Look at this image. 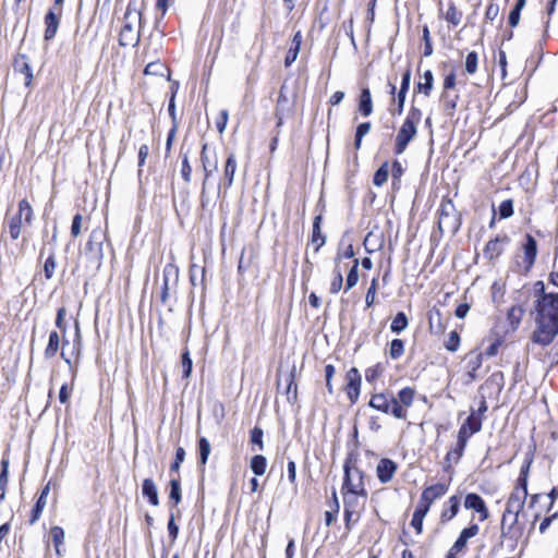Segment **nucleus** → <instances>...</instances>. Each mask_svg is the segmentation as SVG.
<instances>
[{"instance_id":"nucleus-1","label":"nucleus","mask_w":558,"mask_h":558,"mask_svg":"<svg viewBox=\"0 0 558 558\" xmlns=\"http://www.w3.org/2000/svg\"><path fill=\"white\" fill-rule=\"evenodd\" d=\"M536 329L532 340L542 347L549 345L558 335V293L537 296L534 302Z\"/></svg>"},{"instance_id":"nucleus-2","label":"nucleus","mask_w":558,"mask_h":558,"mask_svg":"<svg viewBox=\"0 0 558 558\" xmlns=\"http://www.w3.org/2000/svg\"><path fill=\"white\" fill-rule=\"evenodd\" d=\"M527 494L520 490H512L507 502L501 519V536L513 539L514 542L523 533V527L519 524V515L524 508Z\"/></svg>"},{"instance_id":"nucleus-3","label":"nucleus","mask_w":558,"mask_h":558,"mask_svg":"<svg viewBox=\"0 0 558 558\" xmlns=\"http://www.w3.org/2000/svg\"><path fill=\"white\" fill-rule=\"evenodd\" d=\"M422 116L421 109L411 106L396 136L395 153L397 155L403 154L409 143L417 135V126L422 120Z\"/></svg>"},{"instance_id":"nucleus-4","label":"nucleus","mask_w":558,"mask_h":558,"mask_svg":"<svg viewBox=\"0 0 558 558\" xmlns=\"http://www.w3.org/2000/svg\"><path fill=\"white\" fill-rule=\"evenodd\" d=\"M353 454H350L343 465V484L341 487L342 493L359 494L363 500L367 499V490L364 484V472L356 466Z\"/></svg>"},{"instance_id":"nucleus-5","label":"nucleus","mask_w":558,"mask_h":558,"mask_svg":"<svg viewBox=\"0 0 558 558\" xmlns=\"http://www.w3.org/2000/svg\"><path fill=\"white\" fill-rule=\"evenodd\" d=\"M368 405L376 411L387 415H392L396 418H407V410L396 402V397L391 392L386 391L373 393L368 401Z\"/></svg>"},{"instance_id":"nucleus-6","label":"nucleus","mask_w":558,"mask_h":558,"mask_svg":"<svg viewBox=\"0 0 558 558\" xmlns=\"http://www.w3.org/2000/svg\"><path fill=\"white\" fill-rule=\"evenodd\" d=\"M142 13L129 4L124 14V25L119 35V44L122 47L136 46L140 43V31L134 27L135 22H141Z\"/></svg>"},{"instance_id":"nucleus-7","label":"nucleus","mask_w":558,"mask_h":558,"mask_svg":"<svg viewBox=\"0 0 558 558\" xmlns=\"http://www.w3.org/2000/svg\"><path fill=\"white\" fill-rule=\"evenodd\" d=\"M65 315L66 310L65 307H60L57 312V318H56V326L60 329V331L63 335L62 338V348L60 355L64 360L65 363L71 364V356L75 354V352L78 353L80 347H81V333H80V326L78 323H75V339L73 341V350L71 353H69L65 349L66 344H69V340L65 338L66 332V324H65Z\"/></svg>"},{"instance_id":"nucleus-8","label":"nucleus","mask_w":558,"mask_h":558,"mask_svg":"<svg viewBox=\"0 0 558 558\" xmlns=\"http://www.w3.org/2000/svg\"><path fill=\"white\" fill-rule=\"evenodd\" d=\"M438 228L441 233H456L460 229V217L451 201L441 204L439 209Z\"/></svg>"},{"instance_id":"nucleus-9","label":"nucleus","mask_w":558,"mask_h":558,"mask_svg":"<svg viewBox=\"0 0 558 558\" xmlns=\"http://www.w3.org/2000/svg\"><path fill=\"white\" fill-rule=\"evenodd\" d=\"M29 225L33 219V209L31 204L26 199H22L19 203V213L13 216L9 223L10 236L13 240H17L21 235L22 220Z\"/></svg>"},{"instance_id":"nucleus-10","label":"nucleus","mask_w":558,"mask_h":558,"mask_svg":"<svg viewBox=\"0 0 558 558\" xmlns=\"http://www.w3.org/2000/svg\"><path fill=\"white\" fill-rule=\"evenodd\" d=\"M345 378L347 384L344 390L350 402L354 404L359 400L361 392V374L356 367H352L348 371Z\"/></svg>"},{"instance_id":"nucleus-11","label":"nucleus","mask_w":558,"mask_h":558,"mask_svg":"<svg viewBox=\"0 0 558 558\" xmlns=\"http://www.w3.org/2000/svg\"><path fill=\"white\" fill-rule=\"evenodd\" d=\"M162 288L160 300L165 304L169 296L171 287H175L179 280V268L173 264H167L162 269Z\"/></svg>"},{"instance_id":"nucleus-12","label":"nucleus","mask_w":558,"mask_h":558,"mask_svg":"<svg viewBox=\"0 0 558 558\" xmlns=\"http://www.w3.org/2000/svg\"><path fill=\"white\" fill-rule=\"evenodd\" d=\"M465 509L474 510L478 513V520L481 522L489 518V511L486 507L484 499L475 493H469L464 499Z\"/></svg>"},{"instance_id":"nucleus-13","label":"nucleus","mask_w":558,"mask_h":558,"mask_svg":"<svg viewBox=\"0 0 558 558\" xmlns=\"http://www.w3.org/2000/svg\"><path fill=\"white\" fill-rule=\"evenodd\" d=\"M508 235H497L488 241L484 247V256L489 260L498 258L504 252V246L509 242Z\"/></svg>"},{"instance_id":"nucleus-14","label":"nucleus","mask_w":558,"mask_h":558,"mask_svg":"<svg viewBox=\"0 0 558 558\" xmlns=\"http://www.w3.org/2000/svg\"><path fill=\"white\" fill-rule=\"evenodd\" d=\"M398 465L395 461L388 458H383L379 460L377 468H376V474L381 484L389 483L395 473L397 472Z\"/></svg>"},{"instance_id":"nucleus-15","label":"nucleus","mask_w":558,"mask_h":558,"mask_svg":"<svg viewBox=\"0 0 558 558\" xmlns=\"http://www.w3.org/2000/svg\"><path fill=\"white\" fill-rule=\"evenodd\" d=\"M61 9L56 12L54 9H50L46 16H45V33H44V38L45 40L49 41L51 40L52 38H54L57 32H58V28H59V24H60V19H61Z\"/></svg>"},{"instance_id":"nucleus-16","label":"nucleus","mask_w":558,"mask_h":558,"mask_svg":"<svg viewBox=\"0 0 558 558\" xmlns=\"http://www.w3.org/2000/svg\"><path fill=\"white\" fill-rule=\"evenodd\" d=\"M292 104L286 95V85H282L277 99L275 116L277 118V128L283 123V118L291 111Z\"/></svg>"},{"instance_id":"nucleus-17","label":"nucleus","mask_w":558,"mask_h":558,"mask_svg":"<svg viewBox=\"0 0 558 558\" xmlns=\"http://www.w3.org/2000/svg\"><path fill=\"white\" fill-rule=\"evenodd\" d=\"M478 532L480 527L475 523H472L468 527L463 529L457 541L451 546L453 553L462 551L466 547L468 539L476 536Z\"/></svg>"},{"instance_id":"nucleus-18","label":"nucleus","mask_w":558,"mask_h":558,"mask_svg":"<svg viewBox=\"0 0 558 558\" xmlns=\"http://www.w3.org/2000/svg\"><path fill=\"white\" fill-rule=\"evenodd\" d=\"M235 171H236V158H235L234 154H230L225 163L223 180L219 185V190L220 189L228 190L232 186Z\"/></svg>"},{"instance_id":"nucleus-19","label":"nucleus","mask_w":558,"mask_h":558,"mask_svg":"<svg viewBox=\"0 0 558 558\" xmlns=\"http://www.w3.org/2000/svg\"><path fill=\"white\" fill-rule=\"evenodd\" d=\"M482 428V417H477L475 411H472L465 422L460 426L458 434L462 435L464 432L465 438L478 433Z\"/></svg>"},{"instance_id":"nucleus-20","label":"nucleus","mask_w":558,"mask_h":558,"mask_svg":"<svg viewBox=\"0 0 558 558\" xmlns=\"http://www.w3.org/2000/svg\"><path fill=\"white\" fill-rule=\"evenodd\" d=\"M14 70L25 75V86L28 87L33 81V70L26 54H19L14 60Z\"/></svg>"},{"instance_id":"nucleus-21","label":"nucleus","mask_w":558,"mask_h":558,"mask_svg":"<svg viewBox=\"0 0 558 558\" xmlns=\"http://www.w3.org/2000/svg\"><path fill=\"white\" fill-rule=\"evenodd\" d=\"M449 486L447 484L437 483L426 487L423 493V501H427L430 505L438 498L442 497L448 492Z\"/></svg>"},{"instance_id":"nucleus-22","label":"nucleus","mask_w":558,"mask_h":558,"mask_svg":"<svg viewBox=\"0 0 558 558\" xmlns=\"http://www.w3.org/2000/svg\"><path fill=\"white\" fill-rule=\"evenodd\" d=\"M459 509L460 498L457 495L451 496L447 504L444 505V509L440 513L441 523H446L452 520L458 514Z\"/></svg>"},{"instance_id":"nucleus-23","label":"nucleus","mask_w":558,"mask_h":558,"mask_svg":"<svg viewBox=\"0 0 558 558\" xmlns=\"http://www.w3.org/2000/svg\"><path fill=\"white\" fill-rule=\"evenodd\" d=\"M142 494L146 497L151 506L159 505L158 490L153 478H145L142 484Z\"/></svg>"},{"instance_id":"nucleus-24","label":"nucleus","mask_w":558,"mask_h":558,"mask_svg":"<svg viewBox=\"0 0 558 558\" xmlns=\"http://www.w3.org/2000/svg\"><path fill=\"white\" fill-rule=\"evenodd\" d=\"M532 461H533L532 457H530V458L527 457L524 460V463L522 464L521 470H520V475L517 480V485L513 488V490H520L523 494H527V477H529V472H530Z\"/></svg>"},{"instance_id":"nucleus-25","label":"nucleus","mask_w":558,"mask_h":558,"mask_svg":"<svg viewBox=\"0 0 558 558\" xmlns=\"http://www.w3.org/2000/svg\"><path fill=\"white\" fill-rule=\"evenodd\" d=\"M523 250L524 260L527 268H530L534 264L537 254V242L531 234H526V241L523 245Z\"/></svg>"},{"instance_id":"nucleus-26","label":"nucleus","mask_w":558,"mask_h":558,"mask_svg":"<svg viewBox=\"0 0 558 558\" xmlns=\"http://www.w3.org/2000/svg\"><path fill=\"white\" fill-rule=\"evenodd\" d=\"M320 222H322V216L318 215L314 218L313 221V230H312V238L311 242L315 245V252H318L319 248L325 244L326 238L322 233L320 230Z\"/></svg>"},{"instance_id":"nucleus-27","label":"nucleus","mask_w":558,"mask_h":558,"mask_svg":"<svg viewBox=\"0 0 558 558\" xmlns=\"http://www.w3.org/2000/svg\"><path fill=\"white\" fill-rule=\"evenodd\" d=\"M344 509L352 510L360 513L366 500H363L359 494L342 493Z\"/></svg>"},{"instance_id":"nucleus-28","label":"nucleus","mask_w":558,"mask_h":558,"mask_svg":"<svg viewBox=\"0 0 558 558\" xmlns=\"http://www.w3.org/2000/svg\"><path fill=\"white\" fill-rule=\"evenodd\" d=\"M359 111L363 117H368L373 113V101L371 90L363 88L359 99Z\"/></svg>"},{"instance_id":"nucleus-29","label":"nucleus","mask_w":558,"mask_h":558,"mask_svg":"<svg viewBox=\"0 0 558 558\" xmlns=\"http://www.w3.org/2000/svg\"><path fill=\"white\" fill-rule=\"evenodd\" d=\"M524 314L525 310L522 305H513L509 308L507 313V320L512 330H515L519 327Z\"/></svg>"},{"instance_id":"nucleus-30","label":"nucleus","mask_w":558,"mask_h":558,"mask_svg":"<svg viewBox=\"0 0 558 558\" xmlns=\"http://www.w3.org/2000/svg\"><path fill=\"white\" fill-rule=\"evenodd\" d=\"M60 343H61V339H60L59 332L56 330L51 331L49 333L48 344L44 352L45 357L52 359L53 356H56V354L58 353V351L60 349Z\"/></svg>"},{"instance_id":"nucleus-31","label":"nucleus","mask_w":558,"mask_h":558,"mask_svg":"<svg viewBox=\"0 0 558 558\" xmlns=\"http://www.w3.org/2000/svg\"><path fill=\"white\" fill-rule=\"evenodd\" d=\"M423 82H418L415 89L425 96H429L434 86V74L430 70H426L422 75Z\"/></svg>"},{"instance_id":"nucleus-32","label":"nucleus","mask_w":558,"mask_h":558,"mask_svg":"<svg viewBox=\"0 0 558 558\" xmlns=\"http://www.w3.org/2000/svg\"><path fill=\"white\" fill-rule=\"evenodd\" d=\"M414 397L415 390L411 387H404L398 392V396L396 397V402H398L401 405V408L405 410V408L412 405Z\"/></svg>"},{"instance_id":"nucleus-33","label":"nucleus","mask_w":558,"mask_h":558,"mask_svg":"<svg viewBox=\"0 0 558 558\" xmlns=\"http://www.w3.org/2000/svg\"><path fill=\"white\" fill-rule=\"evenodd\" d=\"M9 483V461L2 459L0 472V502L5 498L7 486Z\"/></svg>"},{"instance_id":"nucleus-34","label":"nucleus","mask_w":558,"mask_h":558,"mask_svg":"<svg viewBox=\"0 0 558 558\" xmlns=\"http://www.w3.org/2000/svg\"><path fill=\"white\" fill-rule=\"evenodd\" d=\"M210 450H211V448H210V444H209L208 439L205 437H201L198 439V451H199V466L202 469L205 468V465L208 461Z\"/></svg>"},{"instance_id":"nucleus-35","label":"nucleus","mask_w":558,"mask_h":558,"mask_svg":"<svg viewBox=\"0 0 558 558\" xmlns=\"http://www.w3.org/2000/svg\"><path fill=\"white\" fill-rule=\"evenodd\" d=\"M267 466V459L262 454H256L251 459L250 468L256 476L265 473Z\"/></svg>"},{"instance_id":"nucleus-36","label":"nucleus","mask_w":558,"mask_h":558,"mask_svg":"<svg viewBox=\"0 0 558 558\" xmlns=\"http://www.w3.org/2000/svg\"><path fill=\"white\" fill-rule=\"evenodd\" d=\"M169 485H170L169 499H170V501L173 502V507H175L182 500L180 478H171L169 482Z\"/></svg>"},{"instance_id":"nucleus-37","label":"nucleus","mask_w":558,"mask_h":558,"mask_svg":"<svg viewBox=\"0 0 558 558\" xmlns=\"http://www.w3.org/2000/svg\"><path fill=\"white\" fill-rule=\"evenodd\" d=\"M409 319L403 312H399L391 322L390 330L395 333H400L407 329Z\"/></svg>"},{"instance_id":"nucleus-38","label":"nucleus","mask_w":558,"mask_h":558,"mask_svg":"<svg viewBox=\"0 0 558 558\" xmlns=\"http://www.w3.org/2000/svg\"><path fill=\"white\" fill-rule=\"evenodd\" d=\"M168 71V68L165 63L160 61H154L149 62L145 69L144 74L145 75H154V76H163L165 72Z\"/></svg>"},{"instance_id":"nucleus-39","label":"nucleus","mask_w":558,"mask_h":558,"mask_svg":"<svg viewBox=\"0 0 558 558\" xmlns=\"http://www.w3.org/2000/svg\"><path fill=\"white\" fill-rule=\"evenodd\" d=\"M445 20L453 26H458L462 20V12L457 9L454 3L448 5Z\"/></svg>"},{"instance_id":"nucleus-40","label":"nucleus","mask_w":558,"mask_h":558,"mask_svg":"<svg viewBox=\"0 0 558 558\" xmlns=\"http://www.w3.org/2000/svg\"><path fill=\"white\" fill-rule=\"evenodd\" d=\"M389 175V165L388 162H384L375 172L373 178V183L376 186H381L387 182Z\"/></svg>"},{"instance_id":"nucleus-41","label":"nucleus","mask_w":558,"mask_h":558,"mask_svg":"<svg viewBox=\"0 0 558 558\" xmlns=\"http://www.w3.org/2000/svg\"><path fill=\"white\" fill-rule=\"evenodd\" d=\"M50 536L52 538V542H53L57 555H60L61 554L60 546L64 542V531H63V529L61 526H57V525L52 526L50 529Z\"/></svg>"},{"instance_id":"nucleus-42","label":"nucleus","mask_w":558,"mask_h":558,"mask_svg":"<svg viewBox=\"0 0 558 558\" xmlns=\"http://www.w3.org/2000/svg\"><path fill=\"white\" fill-rule=\"evenodd\" d=\"M404 353V341L401 339H393L389 345V356L392 360H399Z\"/></svg>"},{"instance_id":"nucleus-43","label":"nucleus","mask_w":558,"mask_h":558,"mask_svg":"<svg viewBox=\"0 0 558 558\" xmlns=\"http://www.w3.org/2000/svg\"><path fill=\"white\" fill-rule=\"evenodd\" d=\"M46 505H47V499L41 498V497L38 496V498L36 500V504L34 506V508L32 509L29 524H34V523H36L38 521V519L40 518V515L43 513V510L46 507Z\"/></svg>"},{"instance_id":"nucleus-44","label":"nucleus","mask_w":558,"mask_h":558,"mask_svg":"<svg viewBox=\"0 0 558 558\" xmlns=\"http://www.w3.org/2000/svg\"><path fill=\"white\" fill-rule=\"evenodd\" d=\"M357 267H359V259L355 258L353 260V266L351 267V269L347 276V281H345V290L347 291L352 289L359 281Z\"/></svg>"},{"instance_id":"nucleus-45","label":"nucleus","mask_w":558,"mask_h":558,"mask_svg":"<svg viewBox=\"0 0 558 558\" xmlns=\"http://www.w3.org/2000/svg\"><path fill=\"white\" fill-rule=\"evenodd\" d=\"M207 148H208V145L206 143L203 144L202 151H201V162H202L203 169L211 168V166H214L215 168H218L216 155H214V157L210 158L207 154Z\"/></svg>"},{"instance_id":"nucleus-46","label":"nucleus","mask_w":558,"mask_h":558,"mask_svg":"<svg viewBox=\"0 0 558 558\" xmlns=\"http://www.w3.org/2000/svg\"><path fill=\"white\" fill-rule=\"evenodd\" d=\"M364 247L368 253H373L381 247L383 241L376 240L373 232H368L364 239Z\"/></svg>"},{"instance_id":"nucleus-47","label":"nucleus","mask_w":558,"mask_h":558,"mask_svg":"<svg viewBox=\"0 0 558 558\" xmlns=\"http://www.w3.org/2000/svg\"><path fill=\"white\" fill-rule=\"evenodd\" d=\"M478 56L475 51H471L465 58V71L469 74H474L477 71Z\"/></svg>"},{"instance_id":"nucleus-48","label":"nucleus","mask_w":558,"mask_h":558,"mask_svg":"<svg viewBox=\"0 0 558 558\" xmlns=\"http://www.w3.org/2000/svg\"><path fill=\"white\" fill-rule=\"evenodd\" d=\"M296 390L298 386L294 381V369L290 372L288 375V386H287V397L288 401H295L296 400Z\"/></svg>"},{"instance_id":"nucleus-49","label":"nucleus","mask_w":558,"mask_h":558,"mask_svg":"<svg viewBox=\"0 0 558 558\" xmlns=\"http://www.w3.org/2000/svg\"><path fill=\"white\" fill-rule=\"evenodd\" d=\"M383 367L380 364H376L365 369V379L368 383H375L383 374Z\"/></svg>"},{"instance_id":"nucleus-50","label":"nucleus","mask_w":558,"mask_h":558,"mask_svg":"<svg viewBox=\"0 0 558 558\" xmlns=\"http://www.w3.org/2000/svg\"><path fill=\"white\" fill-rule=\"evenodd\" d=\"M499 218L507 219L513 215V202L512 199H506L499 205Z\"/></svg>"},{"instance_id":"nucleus-51","label":"nucleus","mask_w":558,"mask_h":558,"mask_svg":"<svg viewBox=\"0 0 558 558\" xmlns=\"http://www.w3.org/2000/svg\"><path fill=\"white\" fill-rule=\"evenodd\" d=\"M460 336L457 331H451L445 342V348L450 352H456L459 349Z\"/></svg>"},{"instance_id":"nucleus-52","label":"nucleus","mask_w":558,"mask_h":558,"mask_svg":"<svg viewBox=\"0 0 558 558\" xmlns=\"http://www.w3.org/2000/svg\"><path fill=\"white\" fill-rule=\"evenodd\" d=\"M197 272L201 274V282L203 283L204 280H205V274H206V269L205 267H199L197 266L196 264H193L191 267H190V281L192 283L193 287L196 286V281H197Z\"/></svg>"},{"instance_id":"nucleus-53","label":"nucleus","mask_w":558,"mask_h":558,"mask_svg":"<svg viewBox=\"0 0 558 558\" xmlns=\"http://www.w3.org/2000/svg\"><path fill=\"white\" fill-rule=\"evenodd\" d=\"M333 274H335V277L330 283V292L336 294L342 288L343 277H342L341 271L337 267L335 268Z\"/></svg>"},{"instance_id":"nucleus-54","label":"nucleus","mask_w":558,"mask_h":558,"mask_svg":"<svg viewBox=\"0 0 558 558\" xmlns=\"http://www.w3.org/2000/svg\"><path fill=\"white\" fill-rule=\"evenodd\" d=\"M57 263L53 254H50L44 264V272L47 279H51L54 274Z\"/></svg>"},{"instance_id":"nucleus-55","label":"nucleus","mask_w":558,"mask_h":558,"mask_svg":"<svg viewBox=\"0 0 558 558\" xmlns=\"http://www.w3.org/2000/svg\"><path fill=\"white\" fill-rule=\"evenodd\" d=\"M185 450L184 448L182 447H178L177 450H175V458H174V461L171 463L170 465V470L172 472H178L180 470V466H181V463L184 461L185 459Z\"/></svg>"},{"instance_id":"nucleus-56","label":"nucleus","mask_w":558,"mask_h":558,"mask_svg":"<svg viewBox=\"0 0 558 558\" xmlns=\"http://www.w3.org/2000/svg\"><path fill=\"white\" fill-rule=\"evenodd\" d=\"M423 40H424V57H430L433 54V45L430 40L429 29L427 26L423 27Z\"/></svg>"},{"instance_id":"nucleus-57","label":"nucleus","mask_w":558,"mask_h":558,"mask_svg":"<svg viewBox=\"0 0 558 558\" xmlns=\"http://www.w3.org/2000/svg\"><path fill=\"white\" fill-rule=\"evenodd\" d=\"M461 457L458 456L456 452H453L452 450H449L445 457V462H444V470L446 472H450L451 469H452V464H457L459 461H460Z\"/></svg>"},{"instance_id":"nucleus-58","label":"nucleus","mask_w":558,"mask_h":558,"mask_svg":"<svg viewBox=\"0 0 558 558\" xmlns=\"http://www.w3.org/2000/svg\"><path fill=\"white\" fill-rule=\"evenodd\" d=\"M263 435V429L257 426L251 430V442L257 445L259 450L264 449Z\"/></svg>"},{"instance_id":"nucleus-59","label":"nucleus","mask_w":558,"mask_h":558,"mask_svg":"<svg viewBox=\"0 0 558 558\" xmlns=\"http://www.w3.org/2000/svg\"><path fill=\"white\" fill-rule=\"evenodd\" d=\"M181 174L183 180L186 183L191 182V175H192V168L189 161V157L186 154L182 156V167H181Z\"/></svg>"},{"instance_id":"nucleus-60","label":"nucleus","mask_w":558,"mask_h":558,"mask_svg":"<svg viewBox=\"0 0 558 558\" xmlns=\"http://www.w3.org/2000/svg\"><path fill=\"white\" fill-rule=\"evenodd\" d=\"M407 94L403 92H398L397 97L392 98V102L397 105L396 109L392 111V114H402L405 104Z\"/></svg>"},{"instance_id":"nucleus-61","label":"nucleus","mask_w":558,"mask_h":558,"mask_svg":"<svg viewBox=\"0 0 558 558\" xmlns=\"http://www.w3.org/2000/svg\"><path fill=\"white\" fill-rule=\"evenodd\" d=\"M181 364L183 369V377L189 378L191 376L193 365L189 351L183 352Z\"/></svg>"},{"instance_id":"nucleus-62","label":"nucleus","mask_w":558,"mask_h":558,"mask_svg":"<svg viewBox=\"0 0 558 558\" xmlns=\"http://www.w3.org/2000/svg\"><path fill=\"white\" fill-rule=\"evenodd\" d=\"M377 290V279L374 278L371 282V287L368 288L365 295V304L367 307H371L375 302V295Z\"/></svg>"},{"instance_id":"nucleus-63","label":"nucleus","mask_w":558,"mask_h":558,"mask_svg":"<svg viewBox=\"0 0 558 558\" xmlns=\"http://www.w3.org/2000/svg\"><path fill=\"white\" fill-rule=\"evenodd\" d=\"M430 506L432 505L429 502L423 501V497L421 496V499L413 512V515L425 518V515L430 509Z\"/></svg>"},{"instance_id":"nucleus-64","label":"nucleus","mask_w":558,"mask_h":558,"mask_svg":"<svg viewBox=\"0 0 558 558\" xmlns=\"http://www.w3.org/2000/svg\"><path fill=\"white\" fill-rule=\"evenodd\" d=\"M82 220H83V217L81 214H76L73 217L72 226H71V235L73 238H77L81 234Z\"/></svg>"}]
</instances>
